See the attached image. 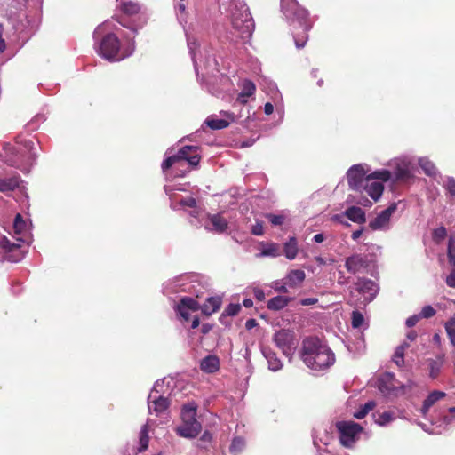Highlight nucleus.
<instances>
[{
  "label": "nucleus",
  "mask_w": 455,
  "mask_h": 455,
  "mask_svg": "<svg viewBox=\"0 0 455 455\" xmlns=\"http://www.w3.org/2000/svg\"><path fill=\"white\" fill-rule=\"evenodd\" d=\"M176 190H181V188H175L172 186H164V191L170 196L171 207L173 210H178L179 206L183 209H185L187 207L191 208L193 210L190 212V214L194 217H196V214L198 213V212L196 210V199L192 196H188L186 198L180 199V198H178L177 195L174 193V191H176Z\"/></svg>",
  "instance_id": "ddd939ff"
},
{
  "label": "nucleus",
  "mask_w": 455,
  "mask_h": 455,
  "mask_svg": "<svg viewBox=\"0 0 455 455\" xmlns=\"http://www.w3.org/2000/svg\"><path fill=\"white\" fill-rule=\"evenodd\" d=\"M419 319H420V316L419 315H413L408 317L405 322L406 326L409 328L415 326L418 323V322L419 321Z\"/></svg>",
  "instance_id": "680f3d73"
},
{
  "label": "nucleus",
  "mask_w": 455,
  "mask_h": 455,
  "mask_svg": "<svg viewBox=\"0 0 455 455\" xmlns=\"http://www.w3.org/2000/svg\"><path fill=\"white\" fill-rule=\"evenodd\" d=\"M245 448V441L243 438L240 436H236L232 440V443L229 446V451L233 455L239 454Z\"/></svg>",
  "instance_id": "ea45409f"
},
{
  "label": "nucleus",
  "mask_w": 455,
  "mask_h": 455,
  "mask_svg": "<svg viewBox=\"0 0 455 455\" xmlns=\"http://www.w3.org/2000/svg\"><path fill=\"white\" fill-rule=\"evenodd\" d=\"M443 363V355H438L435 359H427L428 376L431 379H435L439 376Z\"/></svg>",
  "instance_id": "7c9ffc66"
},
{
  "label": "nucleus",
  "mask_w": 455,
  "mask_h": 455,
  "mask_svg": "<svg viewBox=\"0 0 455 455\" xmlns=\"http://www.w3.org/2000/svg\"><path fill=\"white\" fill-rule=\"evenodd\" d=\"M362 191H364L376 202L381 197L384 191V186L381 181L371 180L368 178L362 188Z\"/></svg>",
  "instance_id": "b1692460"
},
{
  "label": "nucleus",
  "mask_w": 455,
  "mask_h": 455,
  "mask_svg": "<svg viewBox=\"0 0 455 455\" xmlns=\"http://www.w3.org/2000/svg\"><path fill=\"white\" fill-rule=\"evenodd\" d=\"M448 258L449 263L452 266H455V246L451 238L449 240L448 244Z\"/></svg>",
  "instance_id": "4d7b16f0"
},
{
  "label": "nucleus",
  "mask_w": 455,
  "mask_h": 455,
  "mask_svg": "<svg viewBox=\"0 0 455 455\" xmlns=\"http://www.w3.org/2000/svg\"><path fill=\"white\" fill-rule=\"evenodd\" d=\"M290 301L291 298L279 295L270 299L267 307L269 310L278 311L284 308Z\"/></svg>",
  "instance_id": "f704fd0d"
},
{
  "label": "nucleus",
  "mask_w": 455,
  "mask_h": 455,
  "mask_svg": "<svg viewBox=\"0 0 455 455\" xmlns=\"http://www.w3.org/2000/svg\"><path fill=\"white\" fill-rule=\"evenodd\" d=\"M440 180L447 194L451 196H455V179L453 177L447 176Z\"/></svg>",
  "instance_id": "c03bdc74"
},
{
  "label": "nucleus",
  "mask_w": 455,
  "mask_h": 455,
  "mask_svg": "<svg viewBox=\"0 0 455 455\" xmlns=\"http://www.w3.org/2000/svg\"><path fill=\"white\" fill-rule=\"evenodd\" d=\"M280 255V247L277 243H269L262 244V250L259 253L261 257H277Z\"/></svg>",
  "instance_id": "e433bc0d"
},
{
  "label": "nucleus",
  "mask_w": 455,
  "mask_h": 455,
  "mask_svg": "<svg viewBox=\"0 0 455 455\" xmlns=\"http://www.w3.org/2000/svg\"><path fill=\"white\" fill-rule=\"evenodd\" d=\"M261 351L271 371H278L283 369V364L275 352L269 347H263Z\"/></svg>",
  "instance_id": "393cba45"
},
{
  "label": "nucleus",
  "mask_w": 455,
  "mask_h": 455,
  "mask_svg": "<svg viewBox=\"0 0 455 455\" xmlns=\"http://www.w3.org/2000/svg\"><path fill=\"white\" fill-rule=\"evenodd\" d=\"M120 8L127 15H133L140 11V5L132 1H122Z\"/></svg>",
  "instance_id": "58836bf2"
},
{
  "label": "nucleus",
  "mask_w": 455,
  "mask_h": 455,
  "mask_svg": "<svg viewBox=\"0 0 455 455\" xmlns=\"http://www.w3.org/2000/svg\"><path fill=\"white\" fill-rule=\"evenodd\" d=\"M148 428H149V420L144 424L140 431V447L138 448L139 451H144L148 446L149 442L148 436Z\"/></svg>",
  "instance_id": "4c0bfd02"
},
{
  "label": "nucleus",
  "mask_w": 455,
  "mask_h": 455,
  "mask_svg": "<svg viewBox=\"0 0 455 455\" xmlns=\"http://www.w3.org/2000/svg\"><path fill=\"white\" fill-rule=\"evenodd\" d=\"M355 286V291L363 297L361 304L364 306L371 302L379 292L377 283L368 278H358Z\"/></svg>",
  "instance_id": "4468645a"
},
{
  "label": "nucleus",
  "mask_w": 455,
  "mask_h": 455,
  "mask_svg": "<svg viewBox=\"0 0 455 455\" xmlns=\"http://www.w3.org/2000/svg\"><path fill=\"white\" fill-rule=\"evenodd\" d=\"M336 428L341 445L347 449L355 447L363 432V427L354 421H338Z\"/></svg>",
  "instance_id": "1a4fd4ad"
},
{
  "label": "nucleus",
  "mask_w": 455,
  "mask_h": 455,
  "mask_svg": "<svg viewBox=\"0 0 455 455\" xmlns=\"http://www.w3.org/2000/svg\"><path fill=\"white\" fill-rule=\"evenodd\" d=\"M270 223L274 226H279L283 223L284 218L282 215L268 214L267 216Z\"/></svg>",
  "instance_id": "bf43d9fd"
},
{
  "label": "nucleus",
  "mask_w": 455,
  "mask_h": 455,
  "mask_svg": "<svg viewBox=\"0 0 455 455\" xmlns=\"http://www.w3.org/2000/svg\"><path fill=\"white\" fill-rule=\"evenodd\" d=\"M347 178L351 189L362 191L363 185L368 180V175L366 176L364 166L359 164H354L348 169Z\"/></svg>",
  "instance_id": "dca6fc26"
},
{
  "label": "nucleus",
  "mask_w": 455,
  "mask_h": 455,
  "mask_svg": "<svg viewBox=\"0 0 455 455\" xmlns=\"http://www.w3.org/2000/svg\"><path fill=\"white\" fill-rule=\"evenodd\" d=\"M393 362L398 366L402 367L404 364V351L403 350V347H396L395 351L394 353Z\"/></svg>",
  "instance_id": "49530a36"
},
{
  "label": "nucleus",
  "mask_w": 455,
  "mask_h": 455,
  "mask_svg": "<svg viewBox=\"0 0 455 455\" xmlns=\"http://www.w3.org/2000/svg\"><path fill=\"white\" fill-rule=\"evenodd\" d=\"M0 247L6 251H12L13 248L17 247V245L12 243L7 237L3 236L0 238Z\"/></svg>",
  "instance_id": "13d9d810"
},
{
  "label": "nucleus",
  "mask_w": 455,
  "mask_h": 455,
  "mask_svg": "<svg viewBox=\"0 0 455 455\" xmlns=\"http://www.w3.org/2000/svg\"><path fill=\"white\" fill-rule=\"evenodd\" d=\"M161 385L160 380L156 381L151 392L148 397V407L149 413H155L156 416H163L170 406L168 398L156 394L159 393L157 387Z\"/></svg>",
  "instance_id": "f8f14e48"
},
{
  "label": "nucleus",
  "mask_w": 455,
  "mask_h": 455,
  "mask_svg": "<svg viewBox=\"0 0 455 455\" xmlns=\"http://www.w3.org/2000/svg\"><path fill=\"white\" fill-rule=\"evenodd\" d=\"M445 331L451 345L455 347V317L445 323Z\"/></svg>",
  "instance_id": "a18cd8bd"
},
{
  "label": "nucleus",
  "mask_w": 455,
  "mask_h": 455,
  "mask_svg": "<svg viewBox=\"0 0 455 455\" xmlns=\"http://www.w3.org/2000/svg\"><path fill=\"white\" fill-rule=\"evenodd\" d=\"M281 10L291 28L296 47L303 48L308 39L307 32L314 24L309 18V12L297 0H281Z\"/></svg>",
  "instance_id": "f03ea898"
},
{
  "label": "nucleus",
  "mask_w": 455,
  "mask_h": 455,
  "mask_svg": "<svg viewBox=\"0 0 455 455\" xmlns=\"http://www.w3.org/2000/svg\"><path fill=\"white\" fill-rule=\"evenodd\" d=\"M241 310V305L238 303H230L224 310L221 316H235L238 315Z\"/></svg>",
  "instance_id": "de8ad7c7"
},
{
  "label": "nucleus",
  "mask_w": 455,
  "mask_h": 455,
  "mask_svg": "<svg viewBox=\"0 0 455 455\" xmlns=\"http://www.w3.org/2000/svg\"><path fill=\"white\" fill-rule=\"evenodd\" d=\"M394 176L396 180L407 181L413 177L412 163L407 156L394 160Z\"/></svg>",
  "instance_id": "f3484780"
},
{
  "label": "nucleus",
  "mask_w": 455,
  "mask_h": 455,
  "mask_svg": "<svg viewBox=\"0 0 455 455\" xmlns=\"http://www.w3.org/2000/svg\"><path fill=\"white\" fill-rule=\"evenodd\" d=\"M306 274L303 270L293 269L287 273L284 280L289 287L294 288L304 282Z\"/></svg>",
  "instance_id": "2f4dec72"
},
{
  "label": "nucleus",
  "mask_w": 455,
  "mask_h": 455,
  "mask_svg": "<svg viewBox=\"0 0 455 455\" xmlns=\"http://www.w3.org/2000/svg\"><path fill=\"white\" fill-rule=\"evenodd\" d=\"M16 146L6 145L5 162L11 165L20 169L22 172H28L34 164L36 154L35 152V143L32 140H24L23 142H16Z\"/></svg>",
  "instance_id": "423d86ee"
},
{
  "label": "nucleus",
  "mask_w": 455,
  "mask_h": 455,
  "mask_svg": "<svg viewBox=\"0 0 455 455\" xmlns=\"http://www.w3.org/2000/svg\"><path fill=\"white\" fill-rule=\"evenodd\" d=\"M220 117L217 116H210L204 121V124L212 130H220L228 127L235 121V115L232 112L221 111Z\"/></svg>",
  "instance_id": "aec40b11"
},
{
  "label": "nucleus",
  "mask_w": 455,
  "mask_h": 455,
  "mask_svg": "<svg viewBox=\"0 0 455 455\" xmlns=\"http://www.w3.org/2000/svg\"><path fill=\"white\" fill-rule=\"evenodd\" d=\"M288 284L286 283V281L284 279L283 280H276L273 283L272 288L280 293H286L288 292L287 289Z\"/></svg>",
  "instance_id": "603ef678"
},
{
  "label": "nucleus",
  "mask_w": 455,
  "mask_h": 455,
  "mask_svg": "<svg viewBox=\"0 0 455 455\" xmlns=\"http://www.w3.org/2000/svg\"><path fill=\"white\" fill-rule=\"evenodd\" d=\"M283 253L289 260L294 259L298 255V242L295 236H291L283 244Z\"/></svg>",
  "instance_id": "72a5a7b5"
},
{
  "label": "nucleus",
  "mask_w": 455,
  "mask_h": 455,
  "mask_svg": "<svg viewBox=\"0 0 455 455\" xmlns=\"http://www.w3.org/2000/svg\"><path fill=\"white\" fill-rule=\"evenodd\" d=\"M196 417V405L194 403L184 404L180 412L181 423L175 427L176 434L187 439L196 437L202 426Z\"/></svg>",
  "instance_id": "0eeeda50"
},
{
  "label": "nucleus",
  "mask_w": 455,
  "mask_h": 455,
  "mask_svg": "<svg viewBox=\"0 0 455 455\" xmlns=\"http://www.w3.org/2000/svg\"><path fill=\"white\" fill-rule=\"evenodd\" d=\"M198 151L199 148L197 146L182 147L176 154L168 156L163 161V171L165 172L174 164L182 166V162L184 161L188 162V164L192 167H197L201 160Z\"/></svg>",
  "instance_id": "6e6552de"
},
{
  "label": "nucleus",
  "mask_w": 455,
  "mask_h": 455,
  "mask_svg": "<svg viewBox=\"0 0 455 455\" xmlns=\"http://www.w3.org/2000/svg\"><path fill=\"white\" fill-rule=\"evenodd\" d=\"M274 111V105L270 102H267L264 106V112L266 115H270Z\"/></svg>",
  "instance_id": "338daca9"
},
{
  "label": "nucleus",
  "mask_w": 455,
  "mask_h": 455,
  "mask_svg": "<svg viewBox=\"0 0 455 455\" xmlns=\"http://www.w3.org/2000/svg\"><path fill=\"white\" fill-rule=\"evenodd\" d=\"M418 164L427 176L434 179L438 183H441L440 180H443V176L432 161L427 157H420L418 160Z\"/></svg>",
  "instance_id": "5701e85b"
},
{
  "label": "nucleus",
  "mask_w": 455,
  "mask_h": 455,
  "mask_svg": "<svg viewBox=\"0 0 455 455\" xmlns=\"http://www.w3.org/2000/svg\"><path fill=\"white\" fill-rule=\"evenodd\" d=\"M436 311L430 305L425 306L422 307L419 316L420 318H430L435 315Z\"/></svg>",
  "instance_id": "6e6d98bb"
},
{
  "label": "nucleus",
  "mask_w": 455,
  "mask_h": 455,
  "mask_svg": "<svg viewBox=\"0 0 455 455\" xmlns=\"http://www.w3.org/2000/svg\"><path fill=\"white\" fill-rule=\"evenodd\" d=\"M200 308L199 303L190 297H184L175 305L174 310L180 320L188 322L191 312H196Z\"/></svg>",
  "instance_id": "6ab92c4d"
},
{
  "label": "nucleus",
  "mask_w": 455,
  "mask_h": 455,
  "mask_svg": "<svg viewBox=\"0 0 455 455\" xmlns=\"http://www.w3.org/2000/svg\"><path fill=\"white\" fill-rule=\"evenodd\" d=\"M256 91L254 83L250 80H244L242 83V90L237 95L236 101L240 104H246L250 97H251Z\"/></svg>",
  "instance_id": "cd10ccee"
},
{
  "label": "nucleus",
  "mask_w": 455,
  "mask_h": 455,
  "mask_svg": "<svg viewBox=\"0 0 455 455\" xmlns=\"http://www.w3.org/2000/svg\"><path fill=\"white\" fill-rule=\"evenodd\" d=\"M446 229L444 227H439L437 228H435L433 232V239L439 243L441 241H443L445 236H446Z\"/></svg>",
  "instance_id": "864d4df0"
},
{
  "label": "nucleus",
  "mask_w": 455,
  "mask_h": 455,
  "mask_svg": "<svg viewBox=\"0 0 455 455\" xmlns=\"http://www.w3.org/2000/svg\"><path fill=\"white\" fill-rule=\"evenodd\" d=\"M251 233L255 235H261L264 233L263 224L260 222H257L251 228Z\"/></svg>",
  "instance_id": "052dcab7"
},
{
  "label": "nucleus",
  "mask_w": 455,
  "mask_h": 455,
  "mask_svg": "<svg viewBox=\"0 0 455 455\" xmlns=\"http://www.w3.org/2000/svg\"><path fill=\"white\" fill-rule=\"evenodd\" d=\"M13 229L17 235H20L17 237L18 241L20 242H27L28 240V228L27 222L22 219L20 214H17L14 219L13 223Z\"/></svg>",
  "instance_id": "c85d7f7f"
},
{
  "label": "nucleus",
  "mask_w": 455,
  "mask_h": 455,
  "mask_svg": "<svg viewBox=\"0 0 455 455\" xmlns=\"http://www.w3.org/2000/svg\"><path fill=\"white\" fill-rule=\"evenodd\" d=\"M368 178L376 181H387L392 178L388 170H379L368 175Z\"/></svg>",
  "instance_id": "37998d69"
},
{
  "label": "nucleus",
  "mask_w": 455,
  "mask_h": 455,
  "mask_svg": "<svg viewBox=\"0 0 455 455\" xmlns=\"http://www.w3.org/2000/svg\"><path fill=\"white\" fill-rule=\"evenodd\" d=\"M324 239H325V236H324V235H323V234H322V233L316 234V235H314V237H313V241H314L315 243H320L323 242V241H324Z\"/></svg>",
  "instance_id": "774afa93"
},
{
  "label": "nucleus",
  "mask_w": 455,
  "mask_h": 455,
  "mask_svg": "<svg viewBox=\"0 0 455 455\" xmlns=\"http://www.w3.org/2000/svg\"><path fill=\"white\" fill-rule=\"evenodd\" d=\"M193 275H181L169 281L164 289L170 290V292H193L195 284L192 281Z\"/></svg>",
  "instance_id": "a211bd4d"
},
{
  "label": "nucleus",
  "mask_w": 455,
  "mask_h": 455,
  "mask_svg": "<svg viewBox=\"0 0 455 455\" xmlns=\"http://www.w3.org/2000/svg\"><path fill=\"white\" fill-rule=\"evenodd\" d=\"M345 215L347 219L355 223L363 224L366 221L364 211L357 206L348 207L345 211Z\"/></svg>",
  "instance_id": "473e14b6"
},
{
  "label": "nucleus",
  "mask_w": 455,
  "mask_h": 455,
  "mask_svg": "<svg viewBox=\"0 0 455 455\" xmlns=\"http://www.w3.org/2000/svg\"><path fill=\"white\" fill-rule=\"evenodd\" d=\"M228 228V221L220 214H213L209 217L206 228L217 233L224 232Z\"/></svg>",
  "instance_id": "bb28decb"
},
{
  "label": "nucleus",
  "mask_w": 455,
  "mask_h": 455,
  "mask_svg": "<svg viewBox=\"0 0 455 455\" xmlns=\"http://www.w3.org/2000/svg\"><path fill=\"white\" fill-rule=\"evenodd\" d=\"M273 341L283 355L289 359L293 356L299 344L295 332L289 329H281L275 331Z\"/></svg>",
  "instance_id": "9d476101"
},
{
  "label": "nucleus",
  "mask_w": 455,
  "mask_h": 455,
  "mask_svg": "<svg viewBox=\"0 0 455 455\" xmlns=\"http://www.w3.org/2000/svg\"><path fill=\"white\" fill-rule=\"evenodd\" d=\"M299 357L313 371L327 370L336 361L334 353L325 341L314 336L302 340Z\"/></svg>",
  "instance_id": "7ed1b4c3"
},
{
  "label": "nucleus",
  "mask_w": 455,
  "mask_h": 455,
  "mask_svg": "<svg viewBox=\"0 0 455 455\" xmlns=\"http://www.w3.org/2000/svg\"><path fill=\"white\" fill-rule=\"evenodd\" d=\"M378 388L387 397H397L405 393L406 386L398 383L394 373L385 372L379 378Z\"/></svg>",
  "instance_id": "9b49d317"
},
{
  "label": "nucleus",
  "mask_w": 455,
  "mask_h": 455,
  "mask_svg": "<svg viewBox=\"0 0 455 455\" xmlns=\"http://www.w3.org/2000/svg\"><path fill=\"white\" fill-rule=\"evenodd\" d=\"M183 1L184 0H180V2L175 6V9L177 12V19L180 24H182L183 22H186V15H185L186 6H185V4L183 3Z\"/></svg>",
  "instance_id": "3c124183"
},
{
  "label": "nucleus",
  "mask_w": 455,
  "mask_h": 455,
  "mask_svg": "<svg viewBox=\"0 0 455 455\" xmlns=\"http://www.w3.org/2000/svg\"><path fill=\"white\" fill-rule=\"evenodd\" d=\"M368 266L367 257L357 253L347 257L345 261L347 271L354 275L364 271Z\"/></svg>",
  "instance_id": "412c9836"
},
{
  "label": "nucleus",
  "mask_w": 455,
  "mask_h": 455,
  "mask_svg": "<svg viewBox=\"0 0 455 455\" xmlns=\"http://www.w3.org/2000/svg\"><path fill=\"white\" fill-rule=\"evenodd\" d=\"M443 422L446 427L455 426V406L448 409V413L443 417Z\"/></svg>",
  "instance_id": "8fccbe9b"
},
{
  "label": "nucleus",
  "mask_w": 455,
  "mask_h": 455,
  "mask_svg": "<svg viewBox=\"0 0 455 455\" xmlns=\"http://www.w3.org/2000/svg\"><path fill=\"white\" fill-rule=\"evenodd\" d=\"M224 13L229 19L233 29L243 40L251 39L255 24L249 12V8L243 0H229L220 6Z\"/></svg>",
  "instance_id": "39448f33"
},
{
  "label": "nucleus",
  "mask_w": 455,
  "mask_h": 455,
  "mask_svg": "<svg viewBox=\"0 0 455 455\" xmlns=\"http://www.w3.org/2000/svg\"><path fill=\"white\" fill-rule=\"evenodd\" d=\"M222 299L220 296H213L207 298L206 301L203 306H200V308L203 314L206 315H211L213 313L217 312L221 306Z\"/></svg>",
  "instance_id": "c756f323"
},
{
  "label": "nucleus",
  "mask_w": 455,
  "mask_h": 455,
  "mask_svg": "<svg viewBox=\"0 0 455 455\" xmlns=\"http://www.w3.org/2000/svg\"><path fill=\"white\" fill-rule=\"evenodd\" d=\"M108 29L109 23L107 21L99 25L93 32L97 53L110 62L120 61L130 57L135 50L134 36L128 38L124 44H121L119 38Z\"/></svg>",
  "instance_id": "f257e3e1"
},
{
  "label": "nucleus",
  "mask_w": 455,
  "mask_h": 455,
  "mask_svg": "<svg viewBox=\"0 0 455 455\" xmlns=\"http://www.w3.org/2000/svg\"><path fill=\"white\" fill-rule=\"evenodd\" d=\"M212 438V434L209 431H204L198 441L197 446L201 449H206V445L204 443H210Z\"/></svg>",
  "instance_id": "5fc2aeb1"
},
{
  "label": "nucleus",
  "mask_w": 455,
  "mask_h": 455,
  "mask_svg": "<svg viewBox=\"0 0 455 455\" xmlns=\"http://www.w3.org/2000/svg\"><path fill=\"white\" fill-rule=\"evenodd\" d=\"M253 294L259 301H263L266 298L264 291L259 287L253 289Z\"/></svg>",
  "instance_id": "e2e57ef3"
},
{
  "label": "nucleus",
  "mask_w": 455,
  "mask_h": 455,
  "mask_svg": "<svg viewBox=\"0 0 455 455\" xmlns=\"http://www.w3.org/2000/svg\"><path fill=\"white\" fill-rule=\"evenodd\" d=\"M395 419V413L393 411H387L379 414L378 418L375 419V422L379 426L385 427L394 421Z\"/></svg>",
  "instance_id": "79ce46f5"
},
{
  "label": "nucleus",
  "mask_w": 455,
  "mask_h": 455,
  "mask_svg": "<svg viewBox=\"0 0 455 455\" xmlns=\"http://www.w3.org/2000/svg\"><path fill=\"white\" fill-rule=\"evenodd\" d=\"M445 396L446 394L443 391H432L423 401V404L420 408V413L422 417L426 419L431 420L428 417L430 408L433 407L438 401L443 399Z\"/></svg>",
  "instance_id": "4be33fe9"
},
{
  "label": "nucleus",
  "mask_w": 455,
  "mask_h": 455,
  "mask_svg": "<svg viewBox=\"0 0 455 455\" xmlns=\"http://www.w3.org/2000/svg\"><path fill=\"white\" fill-rule=\"evenodd\" d=\"M376 403L374 401H369L361 406L355 413L354 417L358 419H363L371 411L374 409Z\"/></svg>",
  "instance_id": "a19ab883"
},
{
  "label": "nucleus",
  "mask_w": 455,
  "mask_h": 455,
  "mask_svg": "<svg viewBox=\"0 0 455 455\" xmlns=\"http://www.w3.org/2000/svg\"><path fill=\"white\" fill-rule=\"evenodd\" d=\"M446 283L448 286L455 288V269L446 277Z\"/></svg>",
  "instance_id": "69168bd1"
},
{
  "label": "nucleus",
  "mask_w": 455,
  "mask_h": 455,
  "mask_svg": "<svg viewBox=\"0 0 455 455\" xmlns=\"http://www.w3.org/2000/svg\"><path fill=\"white\" fill-rule=\"evenodd\" d=\"M317 302H318V299H316V298H306V299H302L299 301V304L302 306H312V305L316 304Z\"/></svg>",
  "instance_id": "0e129e2a"
},
{
  "label": "nucleus",
  "mask_w": 455,
  "mask_h": 455,
  "mask_svg": "<svg viewBox=\"0 0 455 455\" xmlns=\"http://www.w3.org/2000/svg\"><path fill=\"white\" fill-rule=\"evenodd\" d=\"M20 179L13 176L8 179H0V192L12 191L19 187Z\"/></svg>",
  "instance_id": "c9c22d12"
},
{
  "label": "nucleus",
  "mask_w": 455,
  "mask_h": 455,
  "mask_svg": "<svg viewBox=\"0 0 455 455\" xmlns=\"http://www.w3.org/2000/svg\"><path fill=\"white\" fill-rule=\"evenodd\" d=\"M187 43L197 79L208 83L209 78L219 73L213 49L205 45L202 47L195 38L189 36H187Z\"/></svg>",
  "instance_id": "20e7f679"
},
{
  "label": "nucleus",
  "mask_w": 455,
  "mask_h": 455,
  "mask_svg": "<svg viewBox=\"0 0 455 455\" xmlns=\"http://www.w3.org/2000/svg\"><path fill=\"white\" fill-rule=\"evenodd\" d=\"M200 369L205 373H214L220 369V359L217 355H209L200 362Z\"/></svg>",
  "instance_id": "a878e982"
},
{
  "label": "nucleus",
  "mask_w": 455,
  "mask_h": 455,
  "mask_svg": "<svg viewBox=\"0 0 455 455\" xmlns=\"http://www.w3.org/2000/svg\"><path fill=\"white\" fill-rule=\"evenodd\" d=\"M397 204L392 203L387 209L381 211L369 222V227L373 231H387L391 228V216L396 211Z\"/></svg>",
  "instance_id": "2eb2a0df"
},
{
  "label": "nucleus",
  "mask_w": 455,
  "mask_h": 455,
  "mask_svg": "<svg viewBox=\"0 0 455 455\" xmlns=\"http://www.w3.org/2000/svg\"><path fill=\"white\" fill-rule=\"evenodd\" d=\"M364 323V317L363 314L357 310L352 313V326L355 329H358L363 326Z\"/></svg>",
  "instance_id": "09e8293b"
}]
</instances>
